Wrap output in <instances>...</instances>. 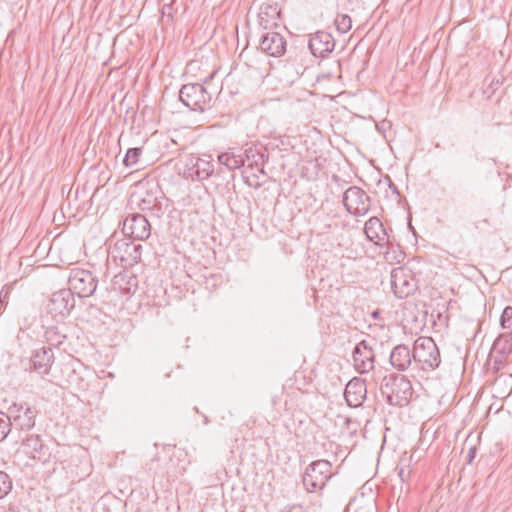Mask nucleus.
Returning <instances> with one entry per match:
<instances>
[{
    "label": "nucleus",
    "mask_w": 512,
    "mask_h": 512,
    "mask_svg": "<svg viewBox=\"0 0 512 512\" xmlns=\"http://www.w3.org/2000/svg\"><path fill=\"white\" fill-rule=\"evenodd\" d=\"M286 46L283 35L275 31L263 34L259 44L260 50L271 57H281L286 52Z\"/></svg>",
    "instance_id": "nucleus-15"
},
{
    "label": "nucleus",
    "mask_w": 512,
    "mask_h": 512,
    "mask_svg": "<svg viewBox=\"0 0 512 512\" xmlns=\"http://www.w3.org/2000/svg\"><path fill=\"white\" fill-rule=\"evenodd\" d=\"M493 351L509 357L512 354V332L500 334L493 343Z\"/></svg>",
    "instance_id": "nucleus-25"
},
{
    "label": "nucleus",
    "mask_w": 512,
    "mask_h": 512,
    "mask_svg": "<svg viewBox=\"0 0 512 512\" xmlns=\"http://www.w3.org/2000/svg\"><path fill=\"white\" fill-rule=\"evenodd\" d=\"M389 361L394 369L406 371L414 361L412 350L405 344H399L392 349Z\"/></svg>",
    "instance_id": "nucleus-21"
},
{
    "label": "nucleus",
    "mask_w": 512,
    "mask_h": 512,
    "mask_svg": "<svg viewBox=\"0 0 512 512\" xmlns=\"http://www.w3.org/2000/svg\"><path fill=\"white\" fill-rule=\"evenodd\" d=\"M381 392L387 401L393 406H405L413 395L411 382L404 375L390 374L384 377L381 384Z\"/></svg>",
    "instance_id": "nucleus-1"
},
{
    "label": "nucleus",
    "mask_w": 512,
    "mask_h": 512,
    "mask_svg": "<svg viewBox=\"0 0 512 512\" xmlns=\"http://www.w3.org/2000/svg\"><path fill=\"white\" fill-rule=\"evenodd\" d=\"M507 358L508 357H506V356H503L500 354H495L494 361H493L494 370L499 371L502 367H504V365L506 364Z\"/></svg>",
    "instance_id": "nucleus-35"
},
{
    "label": "nucleus",
    "mask_w": 512,
    "mask_h": 512,
    "mask_svg": "<svg viewBox=\"0 0 512 512\" xmlns=\"http://www.w3.org/2000/svg\"><path fill=\"white\" fill-rule=\"evenodd\" d=\"M475 451L476 450L474 447L470 448V450H469V453H468V456H469L468 463L469 464L472 462L473 458L475 457Z\"/></svg>",
    "instance_id": "nucleus-37"
},
{
    "label": "nucleus",
    "mask_w": 512,
    "mask_h": 512,
    "mask_svg": "<svg viewBox=\"0 0 512 512\" xmlns=\"http://www.w3.org/2000/svg\"><path fill=\"white\" fill-rule=\"evenodd\" d=\"M77 380H78V378H77V379H74L73 377H70V378L68 379V382H69L70 384L76 383L77 385H80V383H77Z\"/></svg>",
    "instance_id": "nucleus-39"
},
{
    "label": "nucleus",
    "mask_w": 512,
    "mask_h": 512,
    "mask_svg": "<svg viewBox=\"0 0 512 512\" xmlns=\"http://www.w3.org/2000/svg\"><path fill=\"white\" fill-rule=\"evenodd\" d=\"M215 74V72L213 74H211L209 77H206L204 79V83L207 84L212 78H213V75Z\"/></svg>",
    "instance_id": "nucleus-41"
},
{
    "label": "nucleus",
    "mask_w": 512,
    "mask_h": 512,
    "mask_svg": "<svg viewBox=\"0 0 512 512\" xmlns=\"http://www.w3.org/2000/svg\"><path fill=\"white\" fill-rule=\"evenodd\" d=\"M334 24L340 33H347L352 27V20L347 14H338L335 18Z\"/></svg>",
    "instance_id": "nucleus-31"
},
{
    "label": "nucleus",
    "mask_w": 512,
    "mask_h": 512,
    "mask_svg": "<svg viewBox=\"0 0 512 512\" xmlns=\"http://www.w3.org/2000/svg\"><path fill=\"white\" fill-rule=\"evenodd\" d=\"M379 315H380L379 310H376V311H374V312L372 313V317H373V318H375V319H377V318L379 317Z\"/></svg>",
    "instance_id": "nucleus-40"
},
{
    "label": "nucleus",
    "mask_w": 512,
    "mask_h": 512,
    "mask_svg": "<svg viewBox=\"0 0 512 512\" xmlns=\"http://www.w3.org/2000/svg\"><path fill=\"white\" fill-rule=\"evenodd\" d=\"M75 303V297L69 289H60L51 294L45 309L52 319L63 320L75 308Z\"/></svg>",
    "instance_id": "nucleus-6"
},
{
    "label": "nucleus",
    "mask_w": 512,
    "mask_h": 512,
    "mask_svg": "<svg viewBox=\"0 0 512 512\" xmlns=\"http://www.w3.org/2000/svg\"><path fill=\"white\" fill-rule=\"evenodd\" d=\"M414 363L423 371H433L441 363L440 351L431 337H419L412 349Z\"/></svg>",
    "instance_id": "nucleus-2"
},
{
    "label": "nucleus",
    "mask_w": 512,
    "mask_h": 512,
    "mask_svg": "<svg viewBox=\"0 0 512 512\" xmlns=\"http://www.w3.org/2000/svg\"><path fill=\"white\" fill-rule=\"evenodd\" d=\"M366 395L367 388L364 380L355 377L347 383L344 397L349 407L356 408L361 406L366 399Z\"/></svg>",
    "instance_id": "nucleus-18"
},
{
    "label": "nucleus",
    "mask_w": 512,
    "mask_h": 512,
    "mask_svg": "<svg viewBox=\"0 0 512 512\" xmlns=\"http://www.w3.org/2000/svg\"><path fill=\"white\" fill-rule=\"evenodd\" d=\"M112 287L113 290L123 295H131L134 294L138 288V279L131 271L124 269V271L114 276Z\"/></svg>",
    "instance_id": "nucleus-20"
},
{
    "label": "nucleus",
    "mask_w": 512,
    "mask_h": 512,
    "mask_svg": "<svg viewBox=\"0 0 512 512\" xmlns=\"http://www.w3.org/2000/svg\"><path fill=\"white\" fill-rule=\"evenodd\" d=\"M343 205L354 216L366 215L371 206L370 196L360 187L351 186L343 193Z\"/></svg>",
    "instance_id": "nucleus-8"
},
{
    "label": "nucleus",
    "mask_w": 512,
    "mask_h": 512,
    "mask_svg": "<svg viewBox=\"0 0 512 512\" xmlns=\"http://www.w3.org/2000/svg\"><path fill=\"white\" fill-rule=\"evenodd\" d=\"M390 187L393 189V191H397L396 186L390 181Z\"/></svg>",
    "instance_id": "nucleus-42"
},
{
    "label": "nucleus",
    "mask_w": 512,
    "mask_h": 512,
    "mask_svg": "<svg viewBox=\"0 0 512 512\" xmlns=\"http://www.w3.org/2000/svg\"><path fill=\"white\" fill-rule=\"evenodd\" d=\"M332 476V464L328 460H316L307 466L303 485L309 493H313L322 490Z\"/></svg>",
    "instance_id": "nucleus-4"
},
{
    "label": "nucleus",
    "mask_w": 512,
    "mask_h": 512,
    "mask_svg": "<svg viewBox=\"0 0 512 512\" xmlns=\"http://www.w3.org/2000/svg\"><path fill=\"white\" fill-rule=\"evenodd\" d=\"M353 365L360 374H365L374 369L375 354L368 343L363 340L353 350Z\"/></svg>",
    "instance_id": "nucleus-13"
},
{
    "label": "nucleus",
    "mask_w": 512,
    "mask_h": 512,
    "mask_svg": "<svg viewBox=\"0 0 512 512\" xmlns=\"http://www.w3.org/2000/svg\"><path fill=\"white\" fill-rule=\"evenodd\" d=\"M218 162L229 170H235L245 165L243 155H236L230 152H224L218 155Z\"/></svg>",
    "instance_id": "nucleus-26"
},
{
    "label": "nucleus",
    "mask_w": 512,
    "mask_h": 512,
    "mask_svg": "<svg viewBox=\"0 0 512 512\" xmlns=\"http://www.w3.org/2000/svg\"><path fill=\"white\" fill-rule=\"evenodd\" d=\"M500 325L503 329L512 330V306H506L500 317Z\"/></svg>",
    "instance_id": "nucleus-33"
},
{
    "label": "nucleus",
    "mask_w": 512,
    "mask_h": 512,
    "mask_svg": "<svg viewBox=\"0 0 512 512\" xmlns=\"http://www.w3.org/2000/svg\"><path fill=\"white\" fill-rule=\"evenodd\" d=\"M2 303H3V302H2V300L0 299V305H2Z\"/></svg>",
    "instance_id": "nucleus-45"
},
{
    "label": "nucleus",
    "mask_w": 512,
    "mask_h": 512,
    "mask_svg": "<svg viewBox=\"0 0 512 512\" xmlns=\"http://www.w3.org/2000/svg\"><path fill=\"white\" fill-rule=\"evenodd\" d=\"M122 231L135 240H145L151 234V225L144 215L132 213L125 218Z\"/></svg>",
    "instance_id": "nucleus-12"
},
{
    "label": "nucleus",
    "mask_w": 512,
    "mask_h": 512,
    "mask_svg": "<svg viewBox=\"0 0 512 512\" xmlns=\"http://www.w3.org/2000/svg\"><path fill=\"white\" fill-rule=\"evenodd\" d=\"M390 284L393 293L400 299L413 294L416 288L412 272L404 267H396L392 269Z\"/></svg>",
    "instance_id": "nucleus-10"
},
{
    "label": "nucleus",
    "mask_w": 512,
    "mask_h": 512,
    "mask_svg": "<svg viewBox=\"0 0 512 512\" xmlns=\"http://www.w3.org/2000/svg\"><path fill=\"white\" fill-rule=\"evenodd\" d=\"M47 342L53 346L62 344L66 338V335L61 333L56 326L48 327L44 334Z\"/></svg>",
    "instance_id": "nucleus-28"
},
{
    "label": "nucleus",
    "mask_w": 512,
    "mask_h": 512,
    "mask_svg": "<svg viewBox=\"0 0 512 512\" xmlns=\"http://www.w3.org/2000/svg\"><path fill=\"white\" fill-rule=\"evenodd\" d=\"M159 193L160 191L157 186L150 189L141 188L131 196L130 203L135 204L143 212L159 215L162 210V203L158 197Z\"/></svg>",
    "instance_id": "nucleus-11"
},
{
    "label": "nucleus",
    "mask_w": 512,
    "mask_h": 512,
    "mask_svg": "<svg viewBox=\"0 0 512 512\" xmlns=\"http://www.w3.org/2000/svg\"><path fill=\"white\" fill-rule=\"evenodd\" d=\"M253 186H254V187H259V186H260V184H259V183H256V184H254Z\"/></svg>",
    "instance_id": "nucleus-44"
},
{
    "label": "nucleus",
    "mask_w": 512,
    "mask_h": 512,
    "mask_svg": "<svg viewBox=\"0 0 512 512\" xmlns=\"http://www.w3.org/2000/svg\"><path fill=\"white\" fill-rule=\"evenodd\" d=\"M245 163L247 162L248 167H260L259 171L264 173L263 165L267 159H265V155L257 152L256 150L249 148L245 151Z\"/></svg>",
    "instance_id": "nucleus-27"
},
{
    "label": "nucleus",
    "mask_w": 512,
    "mask_h": 512,
    "mask_svg": "<svg viewBox=\"0 0 512 512\" xmlns=\"http://www.w3.org/2000/svg\"><path fill=\"white\" fill-rule=\"evenodd\" d=\"M181 102L193 111L204 112L211 108L212 96L206 88L199 83H189L182 86L179 91Z\"/></svg>",
    "instance_id": "nucleus-5"
},
{
    "label": "nucleus",
    "mask_w": 512,
    "mask_h": 512,
    "mask_svg": "<svg viewBox=\"0 0 512 512\" xmlns=\"http://www.w3.org/2000/svg\"><path fill=\"white\" fill-rule=\"evenodd\" d=\"M143 153L142 147L129 148L123 160L126 167H132L138 164L140 157Z\"/></svg>",
    "instance_id": "nucleus-29"
},
{
    "label": "nucleus",
    "mask_w": 512,
    "mask_h": 512,
    "mask_svg": "<svg viewBox=\"0 0 512 512\" xmlns=\"http://www.w3.org/2000/svg\"><path fill=\"white\" fill-rule=\"evenodd\" d=\"M396 470H397L398 476L402 482H406L409 480V478L411 476V472H412L409 464H404L403 461H401L397 465Z\"/></svg>",
    "instance_id": "nucleus-34"
},
{
    "label": "nucleus",
    "mask_w": 512,
    "mask_h": 512,
    "mask_svg": "<svg viewBox=\"0 0 512 512\" xmlns=\"http://www.w3.org/2000/svg\"><path fill=\"white\" fill-rule=\"evenodd\" d=\"M53 362L54 354L52 349L41 347L33 352L29 360L30 366L27 369L44 376L49 373Z\"/></svg>",
    "instance_id": "nucleus-17"
},
{
    "label": "nucleus",
    "mask_w": 512,
    "mask_h": 512,
    "mask_svg": "<svg viewBox=\"0 0 512 512\" xmlns=\"http://www.w3.org/2000/svg\"><path fill=\"white\" fill-rule=\"evenodd\" d=\"M12 487L11 477L5 471L0 470V499L7 496L11 492Z\"/></svg>",
    "instance_id": "nucleus-30"
},
{
    "label": "nucleus",
    "mask_w": 512,
    "mask_h": 512,
    "mask_svg": "<svg viewBox=\"0 0 512 512\" xmlns=\"http://www.w3.org/2000/svg\"><path fill=\"white\" fill-rule=\"evenodd\" d=\"M10 512H15V509L13 507H9Z\"/></svg>",
    "instance_id": "nucleus-43"
},
{
    "label": "nucleus",
    "mask_w": 512,
    "mask_h": 512,
    "mask_svg": "<svg viewBox=\"0 0 512 512\" xmlns=\"http://www.w3.org/2000/svg\"><path fill=\"white\" fill-rule=\"evenodd\" d=\"M282 512H307V511L305 509H303L302 506L293 505L290 507H286Z\"/></svg>",
    "instance_id": "nucleus-36"
},
{
    "label": "nucleus",
    "mask_w": 512,
    "mask_h": 512,
    "mask_svg": "<svg viewBox=\"0 0 512 512\" xmlns=\"http://www.w3.org/2000/svg\"><path fill=\"white\" fill-rule=\"evenodd\" d=\"M68 284V289L73 293V295L76 294L79 297H89L95 292L98 281L91 271L81 268H73L69 273Z\"/></svg>",
    "instance_id": "nucleus-7"
},
{
    "label": "nucleus",
    "mask_w": 512,
    "mask_h": 512,
    "mask_svg": "<svg viewBox=\"0 0 512 512\" xmlns=\"http://www.w3.org/2000/svg\"><path fill=\"white\" fill-rule=\"evenodd\" d=\"M147 468L154 475L165 477L168 481H174L182 471L172 464L170 457H162L157 454L148 464Z\"/></svg>",
    "instance_id": "nucleus-16"
},
{
    "label": "nucleus",
    "mask_w": 512,
    "mask_h": 512,
    "mask_svg": "<svg viewBox=\"0 0 512 512\" xmlns=\"http://www.w3.org/2000/svg\"><path fill=\"white\" fill-rule=\"evenodd\" d=\"M192 169L196 179L202 181L208 179L213 174L214 164L211 160L197 158Z\"/></svg>",
    "instance_id": "nucleus-24"
},
{
    "label": "nucleus",
    "mask_w": 512,
    "mask_h": 512,
    "mask_svg": "<svg viewBox=\"0 0 512 512\" xmlns=\"http://www.w3.org/2000/svg\"><path fill=\"white\" fill-rule=\"evenodd\" d=\"M502 378H503V375H500L499 377H497L494 381V387H497L498 385H500L501 381H502Z\"/></svg>",
    "instance_id": "nucleus-38"
},
{
    "label": "nucleus",
    "mask_w": 512,
    "mask_h": 512,
    "mask_svg": "<svg viewBox=\"0 0 512 512\" xmlns=\"http://www.w3.org/2000/svg\"><path fill=\"white\" fill-rule=\"evenodd\" d=\"M142 245L130 239L117 240L108 250V260L119 264L124 269L134 266L141 260Z\"/></svg>",
    "instance_id": "nucleus-3"
},
{
    "label": "nucleus",
    "mask_w": 512,
    "mask_h": 512,
    "mask_svg": "<svg viewBox=\"0 0 512 512\" xmlns=\"http://www.w3.org/2000/svg\"><path fill=\"white\" fill-rule=\"evenodd\" d=\"M38 411L26 402L13 403L8 408L12 425L19 430H30L35 426Z\"/></svg>",
    "instance_id": "nucleus-9"
},
{
    "label": "nucleus",
    "mask_w": 512,
    "mask_h": 512,
    "mask_svg": "<svg viewBox=\"0 0 512 512\" xmlns=\"http://www.w3.org/2000/svg\"><path fill=\"white\" fill-rule=\"evenodd\" d=\"M280 11L277 6L265 4L262 5L258 13V24L265 30H270L278 26Z\"/></svg>",
    "instance_id": "nucleus-22"
},
{
    "label": "nucleus",
    "mask_w": 512,
    "mask_h": 512,
    "mask_svg": "<svg viewBox=\"0 0 512 512\" xmlns=\"http://www.w3.org/2000/svg\"><path fill=\"white\" fill-rule=\"evenodd\" d=\"M335 41L328 32L318 31L312 35L308 42V47L315 57H325L334 49Z\"/></svg>",
    "instance_id": "nucleus-19"
},
{
    "label": "nucleus",
    "mask_w": 512,
    "mask_h": 512,
    "mask_svg": "<svg viewBox=\"0 0 512 512\" xmlns=\"http://www.w3.org/2000/svg\"><path fill=\"white\" fill-rule=\"evenodd\" d=\"M12 422L8 414L0 412V442L3 441L11 431Z\"/></svg>",
    "instance_id": "nucleus-32"
},
{
    "label": "nucleus",
    "mask_w": 512,
    "mask_h": 512,
    "mask_svg": "<svg viewBox=\"0 0 512 512\" xmlns=\"http://www.w3.org/2000/svg\"><path fill=\"white\" fill-rule=\"evenodd\" d=\"M32 460L46 462L50 457L49 449L43 444L42 439L37 434H29L21 444V450Z\"/></svg>",
    "instance_id": "nucleus-14"
},
{
    "label": "nucleus",
    "mask_w": 512,
    "mask_h": 512,
    "mask_svg": "<svg viewBox=\"0 0 512 512\" xmlns=\"http://www.w3.org/2000/svg\"><path fill=\"white\" fill-rule=\"evenodd\" d=\"M364 232L367 239L377 245H382L381 242L386 239V232L383 224L377 217H371L366 221Z\"/></svg>",
    "instance_id": "nucleus-23"
}]
</instances>
